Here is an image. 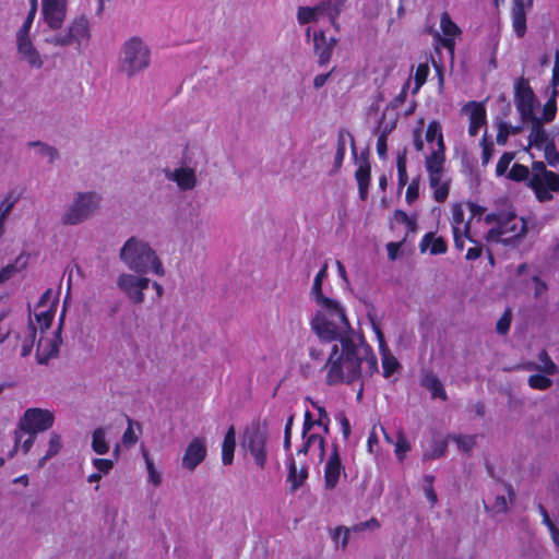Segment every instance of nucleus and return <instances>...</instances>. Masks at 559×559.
Wrapping results in <instances>:
<instances>
[{
	"label": "nucleus",
	"mask_w": 559,
	"mask_h": 559,
	"mask_svg": "<svg viewBox=\"0 0 559 559\" xmlns=\"http://www.w3.org/2000/svg\"><path fill=\"white\" fill-rule=\"evenodd\" d=\"M317 306L310 320L312 332L323 342H340L333 345L323 366L326 383H352L372 377L378 371L377 356L364 336L350 326L341 302L329 299Z\"/></svg>",
	"instance_id": "f257e3e1"
},
{
	"label": "nucleus",
	"mask_w": 559,
	"mask_h": 559,
	"mask_svg": "<svg viewBox=\"0 0 559 559\" xmlns=\"http://www.w3.org/2000/svg\"><path fill=\"white\" fill-rule=\"evenodd\" d=\"M119 258L129 270L136 274L153 272L158 276L165 275V269L156 251L148 242L136 237H131L124 242Z\"/></svg>",
	"instance_id": "f03ea898"
},
{
	"label": "nucleus",
	"mask_w": 559,
	"mask_h": 559,
	"mask_svg": "<svg viewBox=\"0 0 559 559\" xmlns=\"http://www.w3.org/2000/svg\"><path fill=\"white\" fill-rule=\"evenodd\" d=\"M150 62L151 50L142 38L134 36L122 44L118 69L127 78H133L144 71L148 68Z\"/></svg>",
	"instance_id": "7ed1b4c3"
},
{
	"label": "nucleus",
	"mask_w": 559,
	"mask_h": 559,
	"mask_svg": "<svg viewBox=\"0 0 559 559\" xmlns=\"http://www.w3.org/2000/svg\"><path fill=\"white\" fill-rule=\"evenodd\" d=\"M102 198L94 191L76 192L61 217L63 225H79L96 214Z\"/></svg>",
	"instance_id": "20e7f679"
},
{
	"label": "nucleus",
	"mask_w": 559,
	"mask_h": 559,
	"mask_svg": "<svg viewBox=\"0 0 559 559\" xmlns=\"http://www.w3.org/2000/svg\"><path fill=\"white\" fill-rule=\"evenodd\" d=\"M527 186L539 202H549L554 199L552 193L559 192V175L547 169L544 162H533Z\"/></svg>",
	"instance_id": "39448f33"
},
{
	"label": "nucleus",
	"mask_w": 559,
	"mask_h": 559,
	"mask_svg": "<svg viewBox=\"0 0 559 559\" xmlns=\"http://www.w3.org/2000/svg\"><path fill=\"white\" fill-rule=\"evenodd\" d=\"M266 441V429L259 423L247 427L242 436V447L251 453L260 468H264L267 460Z\"/></svg>",
	"instance_id": "423d86ee"
},
{
	"label": "nucleus",
	"mask_w": 559,
	"mask_h": 559,
	"mask_svg": "<svg viewBox=\"0 0 559 559\" xmlns=\"http://www.w3.org/2000/svg\"><path fill=\"white\" fill-rule=\"evenodd\" d=\"M143 275L123 272L117 278V287L133 305H141L145 300L144 292L148 288L151 280Z\"/></svg>",
	"instance_id": "0eeeda50"
},
{
	"label": "nucleus",
	"mask_w": 559,
	"mask_h": 559,
	"mask_svg": "<svg viewBox=\"0 0 559 559\" xmlns=\"http://www.w3.org/2000/svg\"><path fill=\"white\" fill-rule=\"evenodd\" d=\"M53 420V414L48 409L28 408L20 419L15 430H20L21 435L23 432H43L52 427Z\"/></svg>",
	"instance_id": "6e6552de"
},
{
	"label": "nucleus",
	"mask_w": 559,
	"mask_h": 559,
	"mask_svg": "<svg viewBox=\"0 0 559 559\" xmlns=\"http://www.w3.org/2000/svg\"><path fill=\"white\" fill-rule=\"evenodd\" d=\"M90 37V22L85 15L75 17L63 34L46 37L45 41L56 47H67L73 41Z\"/></svg>",
	"instance_id": "1a4fd4ad"
},
{
	"label": "nucleus",
	"mask_w": 559,
	"mask_h": 559,
	"mask_svg": "<svg viewBox=\"0 0 559 559\" xmlns=\"http://www.w3.org/2000/svg\"><path fill=\"white\" fill-rule=\"evenodd\" d=\"M514 98L516 108L521 115L523 121H527L528 118H533L534 108L537 104L535 94L528 84V80L520 78L514 85Z\"/></svg>",
	"instance_id": "9d476101"
},
{
	"label": "nucleus",
	"mask_w": 559,
	"mask_h": 559,
	"mask_svg": "<svg viewBox=\"0 0 559 559\" xmlns=\"http://www.w3.org/2000/svg\"><path fill=\"white\" fill-rule=\"evenodd\" d=\"M41 7L47 27L51 31L60 29L66 21L68 0H43Z\"/></svg>",
	"instance_id": "9b49d317"
},
{
	"label": "nucleus",
	"mask_w": 559,
	"mask_h": 559,
	"mask_svg": "<svg viewBox=\"0 0 559 559\" xmlns=\"http://www.w3.org/2000/svg\"><path fill=\"white\" fill-rule=\"evenodd\" d=\"M64 311L61 314L59 326L52 337H40L37 343L36 357L40 365H45L49 359L57 357L59 353V345L61 343V329L63 324Z\"/></svg>",
	"instance_id": "f8f14e48"
},
{
	"label": "nucleus",
	"mask_w": 559,
	"mask_h": 559,
	"mask_svg": "<svg viewBox=\"0 0 559 559\" xmlns=\"http://www.w3.org/2000/svg\"><path fill=\"white\" fill-rule=\"evenodd\" d=\"M206 453L205 439L201 437L193 438L183 453L182 467L193 472L205 460Z\"/></svg>",
	"instance_id": "ddd939ff"
},
{
	"label": "nucleus",
	"mask_w": 559,
	"mask_h": 559,
	"mask_svg": "<svg viewBox=\"0 0 559 559\" xmlns=\"http://www.w3.org/2000/svg\"><path fill=\"white\" fill-rule=\"evenodd\" d=\"M342 474L346 476L338 449L334 445L324 467V488L333 490L337 486Z\"/></svg>",
	"instance_id": "4468645a"
},
{
	"label": "nucleus",
	"mask_w": 559,
	"mask_h": 559,
	"mask_svg": "<svg viewBox=\"0 0 559 559\" xmlns=\"http://www.w3.org/2000/svg\"><path fill=\"white\" fill-rule=\"evenodd\" d=\"M502 235H510L509 245L514 240L521 239L527 231L526 222L523 218H518L514 212H508L500 224Z\"/></svg>",
	"instance_id": "2eb2a0df"
},
{
	"label": "nucleus",
	"mask_w": 559,
	"mask_h": 559,
	"mask_svg": "<svg viewBox=\"0 0 559 559\" xmlns=\"http://www.w3.org/2000/svg\"><path fill=\"white\" fill-rule=\"evenodd\" d=\"M462 111L467 114L469 118V135L475 136L480 127L486 122V110L484 105L477 102H469L462 108Z\"/></svg>",
	"instance_id": "dca6fc26"
},
{
	"label": "nucleus",
	"mask_w": 559,
	"mask_h": 559,
	"mask_svg": "<svg viewBox=\"0 0 559 559\" xmlns=\"http://www.w3.org/2000/svg\"><path fill=\"white\" fill-rule=\"evenodd\" d=\"M165 177L175 181L183 191L192 190L197 186L195 171L189 167H180L175 170L166 169Z\"/></svg>",
	"instance_id": "f3484780"
},
{
	"label": "nucleus",
	"mask_w": 559,
	"mask_h": 559,
	"mask_svg": "<svg viewBox=\"0 0 559 559\" xmlns=\"http://www.w3.org/2000/svg\"><path fill=\"white\" fill-rule=\"evenodd\" d=\"M345 0H319L318 3L312 8L317 19L326 14L330 19L331 24L338 28L336 22L337 16L341 14Z\"/></svg>",
	"instance_id": "a211bd4d"
},
{
	"label": "nucleus",
	"mask_w": 559,
	"mask_h": 559,
	"mask_svg": "<svg viewBox=\"0 0 559 559\" xmlns=\"http://www.w3.org/2000/svg\"><path fill=\"white\" fill-rule=\"evenodd\" d=\"M287 481L290 484V491L295 492L308 478V465L301 464L298 468L295 459L290 454L287 459Z\"/></svg>",
	"instance_id": "6ab92c4d"
},
{
	"label": "nucleus",
	"mask_w": 559,
	"mask_h": 559,
	"mask_svg": "<svg viewBox=\"0 0 559 559\" xmlns=\"http://www.w3.org/2000/svg\"><path fill=\"white\" fill-rule=\"evenodd\" d=\"M527 121H531L532 123L531 132L528 135V142L531 146L542 148L548 142H550L549 134L544 129V122L539 117L533 116V118H528Z\"/></svg>",
	"instance_id": "aec40b11"
},
{
	"label": "nucleus",
	"mask_w": 559,
	"mask_h": 559,
	"mask_svg": "<svg viewBox=\"0 0 559 559\" xmlns=\"http://www.w3.org/2000/svg\"><path fill=\"white\" fill-rule=\"evenodd\" d=\"M313 41L314 52L318 56V63L320 66H325L331 59L333 48L328 44V37L324 32L320 31L314 33Z\"/></svg>",
	"instance_id": "412c9836"
},
{
	"label": "nucleus",
	"mask_w": 559,
	"mask_h": 559,
	"mask_svg": "<svg viewBox=\"0 0 559 559\" xmlns=\"http://www.w3.org/2000/svg\"><path fill=\"white\" fill-rule=\"evenodd\" d=\"M512 25L516 36L522 38L526 33V13L523 0H513Z\"/></svg>",
	"instance_id": "4be33fe9"
},
{
	"label": "nucleus",
	"mask_w": 559,
	"mask_h": 559,
	"mask_svg": "<svg viewBox=\"0 0 559 559\" xmlns=\"http://www.w3.org/2000/svg\"><path fill=\"white\" fill-rule=\"evenodd\" d=\"M440 27L444 35L442 44L448 48H453L454 37L457 36L461 31L457 25L451 20L448 12H443L440 20Z\"/></svg>",
	"instance_id": "5701e85b"
},
{
	"label": "nucleus",
	"mask_w": 559,
	"mask_h": 559,
	"mask_svg": "<svg viewBox=\"0 0 559 559\" xmlns=\"http://www.w3.org/2000/svg\"><path fill=\"white\" fill-rule=\"evenodd\" d=\"M420 384L431 392L433 399L439 397L443 401L448 399L441 381L432 371H426L424 373Z\"/></svg>",
	"instance_id": "b1692460"
},
{
	"label": "nucleus",
	"mask_w": 559,
	"mask_h": 559,
	"mask_svg": "<svg viewBox=\"0 0 559 559\" xmlns=\"http://www.w3.org/2000/svg\"><path fill=\"white\" fill-rule=\"evenodd\" d=\"M445 148H437L426 158V169L428 176L431 175H444V156Z\"/></svg>",
	"instance_id": "393cba45"
},
{
	"label": "nucleus",
	"mask_w": 559,
	"mask_h": 559,
	"mask_svg": "<svg viewBox=\"0 0 559 559\" xmlns=\"http://www.w3.org/2000/svg\"><path fill=\"white\" fill-rule=\"evenodd\" d=\"M430 245H431V247H430L431 254H442V253H445L448 250L445 240L442 237L436 238L433 233H427L423 237V239L419 243L420 251L425 252L429 248Z\"/></svg>",
	"instance_id": "a878e982"
},
{
	"label": "nucleus",
	"mask_w": 559,
	"mask_h": 559,
	"mask_svg": "<svg viewBox=\"0 0 559 559\" xmlns=\"http://www.w3.org/2000/svg\"><path fill=\"white\" fill-rule=\"evenodd\" d=\"M17 49L20 55L28 62L29 66L34 68H40L43 66V60L36 48L33 46L31 39L17 43Z\"/></svg>",
	"instance_id": "bb28decb"
},
{
	"label": "nucleus",
	"mask_w": 559,
	"mask_h": 559,
	"mask_svg": "<svg viewBox=\"0 0 559 559\" xmlns=\"http://www.w3.org/2000/svg\"><path fill=\"white\" fill-rule=\"evenodd\" d=\"M236 448V430L234 426H230L227 430L223 447H222V461L224 465H230L234 460V452Z\"/></svg>",
	"instance_id": "cd10ccee"
},
{
	"label": "nucleus",
	"mask_w": 559,
	"mask_h": 559,
	"mask_svg": "<svg viewBox=\"0 0 559 559\" xmlns=\"http://www.w3.org/2000/svg\"><path fill=\"white\" fill-rule=\"evenodd\" d=\"M442 178L443 175L429 176V185L433 190V198L439 203L447 200L450 190V181H442Z\"/></svg>",
	"instance_id": "c85d7f7f"
},
{
	"label": "nucleus",
	"mask_w": 559,
	"mask_h": 559,
	"mask_svg": "<svg viewBox=\"0 0 559 559\" xmlns=\"http://www.w3.org/2000/svg\"><path fill=\"white\" fill-rule=\"evenodd\" d=\"M27 145L29 147H37L38 155L48 158V162L50 164H53L60 157L59 151L55 146L49 145L45 142L32 141L28 142Z\"/></svg>",
	"instance_id": "c756f323"
},
{
	"label": "nucleus",
	"mask_w": 559,
	"mask_h": 559,
	"mask_svg": "<svg viewBox=\"0 0 559 559\" xmlns=\"http://www.w3.org/2000/svg\"><path fill=\"white\" fill-rule=\"evenodd\" d=\"M326 270H328V265L324 264L322 266V269L318 272V274L316 275L314 281H313V285H312L310 295H311L312 299L316 301V304L330 299L322 293V283L326 276Z\"/></svg>",
	"instance_id": "7c9ffc66"
},
{
	"label": "nucleus",
	"mask_w": 559,
	"mask_h": 559,
	"mask_svg": "<svg viewBox=\"0 0 559 559\" xmlns=\"http://www.w3.org/2000/svg\"><path fill=\"white\" fill-rule=\"evenodd\" d=\"M92 449L97 454H106L109 451V444L106 441V429L98 427L92 436Z\"/></svg>",
	"instance_id": "2f4dec72"
},
{
	"label": "nucleus",
	"mask_w": 559,
	"mask_h": 559,
	"mask_svg": "<svg viewBox=\"0 0 559 559\" xmlns=\"http://www.w3.org/2000/svg\"><path fill=\"white\" fill-rule=\"evenodd\" d=\"M426 140L428 142L437 140L438 148H445L441 124L438 121L435 120L428 124L426 130Z\"/></svg>",
	"instance_id": "473e14b6"
},
{
	"label": "nucleus",
	"mask_w": 559,
	"mask_h": 559,
	"mask_svg": "<svg viewBox=\"0 0 559 559\" xmlns=\"http://www.w3.org/2000/svg\"><path fill=\"white\" fill-rule=\"evenodd\" d=\"M406 154L407 150L404 148L402 152H399L396 159V167L399 174V191H401L408 181L407 170H406Z\"/></svg>",
	"instance_id": "72a5a7b5"
},
{
	"label": "nucleus",
	"mask_w": 559,
	"mask_h": 559,
	"mask_svg": "<svg viewBox=\"0 0 559 559\" xmlns=\"http://www.w3.org/2000/svg\"><path fill=\"white\" fill-rule=\"evenodd\" d=\"M532 175V167L528 168L521 164H514L511 170L508 173L507 178L513 181H530Z\"/></svg>",
	"instance_id": "f704fd0d"
},
{
	"label": "nucleus",
	"mask_w": 559,
	"mask_h": 559,
	"mask_svg": "<svg viewBox=\"0 0 559 559\" xmlns=\"http://www.w3.org/2000/svg\"><path fill=\"white\" fill-rule=\"evenodd\" d=\"M538 358L540 360V372H544L548 376H555L558 372L557 365L551 360L547 352L544 349L538 354Z\"/></svg>",
	"instance_id": "c9c22d12"
},
{
	"label": "nucleus",
	"mask_w": 559,
	"mask_h": 559,
	"mask_svg": "<svg viewBox=\"0 0 559 559\" xmlns=\"http://www.w3.org/2000/svg\"><path fill=\"white\" fill-rule=\"evenodd\" d=\"M448 439H452L456 442L457 448L463 452H469L476 444L475 436H448Z\"/></svg>",
	"instance_id": "e433bc0d"
},
{
	"label": "nucleus",
	"mask_w": 559,
	"mask_h": 559,
	"mask_svg": "<svg viewBox=\"0 0 559 559\" xmlns=\"http://www.w3.org/2000/svg\"><path fill=\"white\" fill-rule=\"evenodd\" d=\"M35 338H36V328L32 322H29V324L27 326V334L22 344L21 355L23 357H26L31 354Z\"/></svg>",
	"instance_id": "4c0bfd02"
},
{
	"label": "nucleus",
	"mask_w": 559,
	"mask_h": 559,
	"mask_svg": "<svg viewBox=\"0 0 559 559\" xmlns=\"http://www.w3.org/2000/svg\"><path fill=\"white\" fill-rule=\"evenodd\" d=\"M544 147V156L546 162L551 167L558 166L559 151L556 147L555 141L550 140Z\"/></svg>",
	"instance_id": "58836bf2"
},
{
	"label": "nucleus",
	"mask_w": 559,
	"mask_h": 559,
	"mask_svg": "<svg viewBox=\"0 0 559 559\" xmlns=\"http://www.w3.org/2000/svg\"><path fill=\"white\" fill-rule=\"evenodd\" d=\"M371 167L367 159L358 167L355 178L358 186H369Z\"/></svg>",
	"instance_id": "ea45409f"
},
{
	"label": "nucleus",
	"mask_w": 559,
	"mask_h": 559,
	"mask_svg": "<svg viewBox=\"0 0 559 559\" xmlns=\"http://www.w3.org/2000/svg\"><path fill=\"white\" fill-rule=\"evenodd\" d=\"M528 385L536 390H547L552 385V380L542 374H532L528 377Z\"/></svg>",
	"instance_id": "a19ab883"
},
{
	"label": "nucleus",
	"mask_w": 559,
	"mask_h": 559,
	"mask_svg": "<svg viewBox=\"0 0 559 559\" xmlns=\"http://www.w3.org/2000/svg\"><path fill=\"white\" fill-rule=\"evenodd\" d=\"M297 19L301 25L318 21L311 7H299Z\"/></svg>",
	"instance_id": "79ce46f5"
},
{
	"label": "nucleus",
	"mask_w": 559,
	"mask_h": 559,
	"mask_svg": "<svg viewBox=\"0 0 559 559\" xmlns=\"http://www.w3.org/2000/svg\"><path fill=\"white\" fill-rule=\"evenodd\" d=\"M429 73V67L427 63H420L415 72V88L414 93H416L426 82Z\"/></svg>",
	"instance_id": "37998d69"
},
{
	"label": "nucleus",
	"mask_w": 559,
	"mask_h": 559,
	"mask_svg": "<svg viewBox=\"0 0 559 559\" xmlns=\"http://www.w3.org/2000/svg\"><path fill=\"white\" fill-rule=\"evenodd\" d=\"M126 417H127V421H128V428L123 432L122 442L127 447H132L138 442L139 438L133 430L134 421L129 416H126Z\"/></svg>",
	"instance_id": "c03bdc74"
},
{
	"label": "nucleus",
	"mask_w": 559,
	"mask_h": 559,
	"mask_svg": "<svg viewBox=\"0 0 559 559\" xmlns=\"http://www.w3.org/2000/svg\"><path fill=\"white\" fill-rule=\"evenodd\" d=\"M411 449V444L402 431H399L395 443V453L400 460H403L406 452Z\"/></svg>",
	"instance_id": "a18cd8bd"
},
{
	"label": "nucleus",
	"mask_w": 559,
	"mask_h": 559,
	"mask_svg": "<svg viewBox=\"0 0 559 559\" xmlns=\"http://www.w3.org/2000/svg\"><path fill=\"white\" fill-rule=\"evenodd\" d=\"M433 480H435V477L432 475H426L424 477V481H425L424 490H425L427 499L430 501V503L432 506H435L438 501L437 493L433 489Z\"/></svg>",
	"instance_id": "49530a36"
},
{
	"label": "nucleus",
	"mask_w": 559,
	"mask_h": 559,
	"mask_svg": "<svg viewBox=\"0 0 559 559\" xmlns=\"http://www.w3.org/2000/svg\"><path fill=\"white\" fill-rule=\"evenodd\" d=\"M37 323L40 326L41 332L48 330L53 319V312L51 310H44L35 313Z\"/></svg>",
	"instance_id": "de8ad7c7"
},
{
	"label": "nucleus",
	"mask_w": 559,
	"mask_h": 559,
	"mask_svg": "<svg viewBox=\"0 0 559 559\" xmlns=\"http://www.w3.org/2000/svg\"><path fill=\"white\" fill-rule=\"evenodd\" d=\"M144 457H145V463H146V469H147V474H148V480L154 485V486H159L160 483H162V477L159 475V473L156 471L155 466H154V463L153 461L150 459L148 454H144Z\"/></svg>",
	"instance_id": "09e8293b"
},
{
	"label": "nucleus",
	"mask_w": 559,
	"mask_h": 559,
	"mask_svg": "<svg viewBox=\"0 0 559 559\" xmlns=\"http://www.w3.org/2000/svg\"><path fill=\"white\" fill-rule=\"evenodd\" d=\"M515 154L512 152H506L502 154V156L499 158L497 167H496V174L498 176H503L510 165V163L514 159Z\"/></svg>",
	"instance_id": "8fccbe9b"
},
{
	"label": "nucleus",
	"mask_w": 559,
	"mask_h": 559,
	"mask_svg": "<svg viewBox=\"0 0 559 559\" xmlns=\"http://www.w3.org/2000/svg\"><path fill=\"white\" fill-rule=\"evenodd\" d=\"M448 438L445 440H442L440 442H437L430 452L426 453L424 456L425 459H428V460H433V459H438V457H441L445 454L447 452V449H448Z\"/></svg>",
	"instance_id": "3c124183"
},
{
	"label": "nucleus",
	"mask_w": 559,
	"mask_h": 559,
	"mask_svg": "<svg viewBox=\"0 0 559 559\" xmlns=\"http://www.w3.org/2000/svg\"><path fill=\"white\" fill-rule=\"evenodd\" d=\"M556 99L555 96H552L548 102L544 105L543 108V122H551L555 119L556 116Z\"/></svg>",
	"instance_id": "603ef678"
},
{
	"label": "nucleus",
	"mask_w": 559,
	"mask_h": 559,
	"mask_svg": "<svg viewBox=\"0 0 559 559\" xmlns=\"http://www.w3.org/2000/svg\"><path fill=\"white\" fill-rule=\"evenodd\" d=\"M305 441L308 442V444H310L311 447L317 444V443H320V453H319V460L320 461H323L324 456H325V440L322 436L320 435H317V433H312V435H306V438H304Z\"/></svg>",
	"instance_id": "864d4df0"
},
{
	"label": "nucleus",
	"mask_w": 559,
	"mask_h": 559,
	"mask_svg": "<svg viewBox=\"0 0 559 559\" xmlns=\"http://www.w3.org/2000/svg\"><path fill=\"white\" fill-rule=\"evenodd\" d=\"M399 366H400V364L394 357L384 356L383 361H382L383 377L390 378Z\"/></svg>",
	"instance_id": "5fc2aeb1"
},
{
	"label": "nucleus",
	"mask_w": 559,
	"mask_h": 559,
	"mask_svg": "<svg viewBox=\"0 0 559 559\" xmlns=\"http://www.w3.org/2000/svg\"><path fill=\"white\" fill-rule=\"evenodd\" d=\"M61 448H62L61 437L58 433L52 432L50 435L49 447L47 450L48 456L53 457L55 455H57L59 453Z\"/></svg>",
	"instance_id": "6e6d98bb"
},
{
	"label": "nucleus",
	"mask_w": 559,
	"mask_h": 559,
	"mask_svg": "<svg viewBox=\"0 0 559 559\" xmlns=\"http://www.w3.org/2000/svg\"><path fill=\"white\" fill-rule=\"evenodd\" d=\"M379 527H380L379 521L374 518H371L370 520H368L366 522H361V523L353 525L349 528V532H362L365 530L374 531Z\"/></svg>",
	"instance_id": "4d7b16f0"
},
{
	"label": "nucleus",
	"mask_w": 559,
	"mask_h": 559,
	"mask_svg": "<svg viewBox=\"0 0 559 559\" xmlns=\"http://www.w3.org/2000/svg\"><path fill=\"white\" fill-rule=\"evenodd\" d=\"M419 195V178L413 179L406 190V201L412 204Z\"/></svg>",
	"instance_id": "13d9d810"
},
{
	"label": "nucleus",
	"mask_w": 559,
	"mask_h": 559,
	"mask_svg": "<svg viewBox=\"0 0 559 559\" xmlns=\"http://www.w3.org/2000/svg\"><path fill=\"white\" fill-rule=\"evenodd\" d=\"M391 130H384L378 138V141H377V152L380 156V158L382 159H385L386 158V151H388V145H386V138H388V134Z\"/></svg>",
	"instance_id": "bf43d9fd"
},
{
	"label": "nucleus",
	"mask_w": 559,
	"mask_h": 559,
	"mask_svg": "<svg viewBox=\"0 0 559 559\" xmlns=\"http://www.w3.org/2000/svg\"><path fill=\"white\" fill-rule=\"evenodd\" d=\"M312 405L317 407L319 413V418L316 420V425L321 426L324 432L329 433L330 418L326 411L322 406H318L316 403H312Z\"/></svg>",
	"instance_id": "052dcab7"
},
{
	"label": "nucleus",
	"mask_w": 559,
	"mask_h": 559,
	"mask_svg": "<svg viewBox=\"0 0 559 559\" xmlns=\"http://www.w3.org/2000/svg\"><path fill=\"white\" fill-rule=\"evenodd\" d=\"M467 239H468L471 242L475 243V246H474V247H472V248H469V249L467 250L466 255H465V259H466L467 261H474V260H477V259L481 255V253H483V246H481V245H479V243H477V241H476V240H474L473 238H471L469 236H467Z\"/></svg>",
	"instance_id": "680f3d73"
},
{
	"label": "nucleus",
	"mask_w": 559,
	"mask_h": 559,
	"mask_svg": "<svg viewBox=\"0 0 559 559\" xmlns=\"http://www.w3.org/2000/svg\"><path fill=\"white\" fill-rule=\"evenodd\" d=\"M483 152H481V164L485 166L489 163L493 154V144L492 142H487L486 138L481 141Z\"/></svg>",
	"instance_id": "e2e57ef3"
},
{
	"label": "nucleus",
	"mask_w": 559,
	"mask_h": 559,
	"mask_svg": "<svg viewBox=\"0 0 559 559\" xmlns=\"http://www.w3.org/2000/svg\"><path fill=\"white\" fill-rule=\"evenodd\" d=\"M511 324V314L507 311L497 322L496 331L499 334H507Z\"/></svg>",
	"instance_id": "0e129e2a"
},
{
	"label": "nucleus",
	"mask_w": 559,
	"mask_h": 559,
	"mask_svg": "<svg viewBox=\"0 0 559 559\" xmlns=\"http://www.w3.org/2000/svg\"><path fill=\"white\" fill-rule=\"evenodd\" d=\"M503 235H502V231L500 229V226H496L491 229L488 230L487 235H486V240L487 241H496V242H502L504 245H509V239H506V238H501Z\"/></svg>",
	"instance_id": "69168bd1"
},
{
	"label": "nucleus",
	"mask_w": 559,
	"mask_h": 559,
	"mask_svg": "<svg viewBox=\"0 0 559 559\" xmlns=\"http://www.w3.org/2000/svg\"><path fill=\"white\" fill-rule=\"evenodd\" d=\"M509 134V123L500 121L498 123L497 143L500 145H504L508 141Z\"/></svg>",
	"instance_id": "338daca9"
},
{
	"label": "nucleus",
	"mask_w": 559,
	"mask_h": 559,
	"mask_svg": "<svg viewBox=\"0 0 559 559\" xmlns=\"http://www.w3.org/2000/svg\"><path fill=\"white\" fill-rule=\"evenodd\" d=\"M93 465L99 473L108 474L111 471L114 463L106 459H94Z\"/></svg>",
	"instance_id": "774afa93"
}]
</instances>
